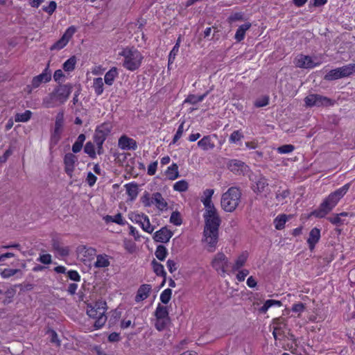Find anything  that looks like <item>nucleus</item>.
Returning a JSON list of instances; mask_svg holds the SVG:
<instances>
[{"label": "nucleus", "mask_w": 355, "mask_h": 355, "mask_svg": "<svg viewBox=\"0 0 355 355\" xmlns=\"http://www.w3.org/2000/svg\"><path fill=\"white\" fill-rule=\"evenodd\" d=\"M350 184L347 183L331 193L324 198L319 207L311 212V215L318 218L325 217L337 205L339 200L347 193Z\"/></svg>", "instance_id": "f257e3e1"}, {"label": "nucleus", "mask_w": 355, "mask_h": 355, "mask_svg": "<svg viewBox=\"0 0 355 355\" xmlns=\"http://www.w3.org/2000/svg\"><path fill=\"white\" fill-rule=\"evenodd\" d=\"M205 219L204 236L205 242L211 249L212 252L218 239V229L221 223V219L218 214L203 215Z\"/></svg>", "instance_id": "f03ea898"}, {"label": "nucleus", "mask_w": 355, "mask_h": 355, "mask_svg": "<svg viewBox=\"0 0 355 355\" xmlns=\"http://www.w3.org/2000/svg\"><path fill=\"white\" fill-rule=\"evenodd\" d=\"M119 55L123 57V67L130 71L138 69L144 59L140 51L134 46L123 48Z\"/></svg>", "instance_id": "7ed1b4c3"}, {"label": "nucleus", "mask_w": 355, "mask_h": 355, "mask_svg": "<svg viewBox=\"0 0 355 355\" xmlns=\"http://www.w3.org/2000/svg\"><path fill=\"white\" fill-rule=\"evenodd\" d=\"M241 191L239 187H231L223 193L220 199L222 209L226 212L234 211L241 202Z\"/></svg>", "instance_id": "20e7f679"}, {"label": "nucleus", "mask_w": 355, "mask_h": 355, "mask_svg": "<svg viewBox=\"0 0 355 355\" xmlns=\"http://www.w3.org/2000/svg\"><path fill=\"white\" fill-rule=\"evenodd\" d=\"M73 86L71 83L65 85H59L55 87L53 91V96H55V101L59 102L60 104L64 103L69 98Z\"/></svg>", "instance_id": "39448f33"}, {"label": "nucleus", "mask_w": 355, "mask_h": 355, "mask_svg": "<svg viewBox=\"0 0 355 355\" xmlns=\"http://www.w3.org/2000/svg\"><path fill=\"white\" fill-rule=\"evenodd\" d=\"M304 103L307 107L327 106L331 104V100L326 96L317 94H311L304 98Z\"/></svg>", "instance_id": "423d86ee"}, {"label": "nucleus", "mask_w": 355, "mask_h": 355, "mask_svg": "<svg viewBox=\"0 0 355 355\" xmlns=\"http://www.w3.org/2000/svg\"><path fill=\"white\" fill-rule=\"evenodd\" d=\"M112 130V125L107 122H105L98 125L93 136L94 142L104 143L108 135Z\"/></svg>", "instance_id": "0eeeda50"}, {"label": "nucleus", "mask_w": 355, "mask_h": 355, "mask_svg": "<svg viewBox=\"0 0 355 355\" xmlns=\"http://www.w3.org/2000/svg\"><path fill=\"white\" fill-rule=\"evenodd\" d=\"M229 260L223 252L217 253L211 261L212 267L222 276H224L228 267Z\"/></svg>", "instance_id": "6e6552de"}, {"label": "nucleus", "mask_w": 355, "mask_h": 355, "mask_svg": "<svg viewBox=\"0 0 355 355\" xmlns=\"http://www.w3.org/2000/svg\"><path fill=\"white\" fill-rule=\"evenodd\" d=\"M92 306L98 311V315H101V317L96 320L94 324V327L96 329H101L107 320V317L105 314L107 309L106 302L105 301L98 300L94 304H92Z\"/></svg>", "instance_id": "1a4fd4ad"}, {"label": "nucleus", "mask_w": 355, "mask_h": 355, "mask_svg": "<svg viewBox=\"0 0 355 355\" xmlns=\"http://www.w3.org/2000/svg\"><path fill=\"white\" fill-rule=\"evenodd\" d=\"M294 64L297 67L302 69H313L320 64L319 62H315L311 56L303 54L295 58Z\"/></svg>", "instance_id": "9d476101"}, {"label": "nucleus", "mask_w": 355, "mask_h": 355, "mask_svg": "<svg viewBox=\"0 0 355 355\" xmlns=\"http://www.w3.org/2000/svg\"><path fill=\"white\" fill-rule=\"evenodd\" d=\"M51 79V74L49 71V67H46L42 73L33 78L31 84L27 85V87L30 88V90L37 88L42 83H48Z\"/></svg>", "instance_id": "9b49d317"}, {"label": "nucleus", "mask_w": 355, "mask_h": 355, "mask_svg": "<svg viewBox=\"0 0 355 355\" xmlns=\"http://www.w3.org/2000/svg\"><path fill=\"white\" fill-rule=\"evenodd\" d=\"M78 161V157L71 153H66L64 157V171L70 178L73 175Z\"/></svg>", "instance_id": "f8f14e48"}, {"label": "nucleus", "mask_w": 355, "mask_h": 355, "mask_svg": "<svg viewBox=\"0 0 355 355\" xmlns=\"http://www.w3.org/2000/svg\"><path fill=\"white\" fill-rule=\"evenodd\" d=\"M118 146L124 150H135L137 148V143L132 138L123 135L118 140Z\"/></svg>", "instance_id": "ddd939ff"}, {"label": "nucleus", "mask_w": 355, "mask_h": 355, "mask_svg": "<svg viewBox=\"0 0 355 355\" xmlns=\"http://www.w3.org/2000/svg\"><path fill=\"white\" fill-rule=\"evenodd\" d=\"M173 235V232L168 230L166 227H163L159 230L155 232L153 239L157 243H166L169 241Z\"/></svg>", "instance_id": "4468645a"}, {"label": "nucleus", "mask_w": 355, "mask_h": 355, "mask_svg": "<svg viewBox=\"0 0 355 355\" xmlns=\"http://www.w3.org/2000/svg\"><path fill=\"white\" fill-rule=\"evenodd\" d=\"M227 166L228 168L236 175H243L248 168L245 162L238 159H231Z\"/></svg>", "instance_id": "2eb2a0df"}, {"label": "nucleus", "mask_w": 355, "mask_h": 355, "mask_svg": "<svg viewBox=\"0 0 355 355\" xmlns=\"http://www.w3.org/2000/svg\"><path fill=\"white\" fill-rule=\"evenodd\" d=\"M216 135L204 136L198 142V146L203 150H211L215 147L213 138H216Z\"/></svg>", "instance_id": "dca6fc26"}, {"label": "nucleus", "mask_w": 355, "mask_h": 355, "mask_svg": "<svg viewBox=\"0 0 355 355\" xmlns=\"http://www.w3.org/2000/svg\"><path fill=\"white\" fill-rule=\"evenodd\" d=\"M320 239V230L314 227L313 228L309 235V238L307 239V243L309 245V248L311 251H313L315 248L316 243H318Z\"/></svg>", "instance_id": "f3484780"}, {"label": "nucleus", "mask_w": 355, "mask_h": 355, "mask_svg": "<svg viewBox=\"0 0 355 355\" xmlns=\"http://www.w3.org/2000/svg\"><path fill=\"white\" fill-rule=\"evenodd\" d=\"M152 290V287L150 284H142L141 285L137 292L135 300L137 302H141L149 296V294Z\"/></svg>", "instance_id": "a211bd4d"}, {"label": "nucleus", "mask_w": 355, "mask_h": 355, "mask_svg": "<svg viewBox=\"0 0 355 355\" xmlns=\"http://www.w3.org/2000/svg\"><path fill=\"white\" fill-rule=\"evenodd\" d=\"M151 202L155 204L157 208L161 211L166 209L168 206L166 201L159 192H156L153 194Z\"/></svg>", "instance_id": "6ab92c4d"}, {"label": "nucleus", "mask_w": 355, "mask_h": 355, "mask_svg": "<svg viewBox=\"0 0 355 355\" xmlns=\"http://www.w3.org/2000/svg\"><path fill=\"white\" fill-rule=\"evenodd\" d=\"M62 132V130L58 129L55 128H53V129L51 131V137L49 141L50 149H52L58 144V142L61 139Z\"/></svg>", "instance_id": "aec40b11"}, {"label": "nucleus", "mask_w": 355, "mask_h": 355, "mask_svg": "<svg viewBox=\"0 0 355 355\" xmlns=\"http://www.w3.org/2000/svg\"><path fill=\"white\" fill-rule=\"evenodd\" d=\"M251 26V23L247 22L241 25L238 28L234 35V39L237 42H241L245 38V33L248 29H250Z\"/></svg>", "instance_id": "412c9836"}, {"label": "nucleus", "mask_w": 355, "mask_h": 355, "mask_svg": "<svg viewBox=\"0 0 355 355\" xmlns=\"http://www.w3.org/2000/svg\"><path fill=\"white\" fill-rule=\"evenodd\" d=\"M119 76L118 69L116 67H112L104 76V81L107 85L111 86L113 85L114 80Z\"/></svg>", "instance_id": "4be33fe9"}, {"label": "nucleus", "mask_w": 355, "mask_h": 355, "mask_svg": "<svg viewBox=\"0 0 355 355\" xmlns=\"http://www.w3.org/2000/svg\"><path fill=\"white\" fill-rule=\"evenodd\" d=\"M110 265V257L105 254H98L94 266L95 268H106Z\"/></svg>", "instance_id": "5701e85b"}, {"label": "nucleus", "mask_w": 355, "mask_h": 355, "mask_svg": "<svg viewBox=\"0 0 355 355\" xmlns=\"http://www.w3.org/2000/svg\"><path fill=\"white\" fill-rule=\"evenodd\" d=\"M127 194L129 196V200L132 201L136 199L138 195V186L136 183L132 182L125 185Z\"/></svg>", "instance_id": "b1692460"}, {"label": "nucleus", "mask_w": 355, "mask_h": 355, "mask_svg": "<svg viewBox=\"0 0 355 355\" xmlns=\"http://www.w3.org/2000/svg\"><path fill=\"white\" fill-rule=\"evenodd\" d=\"M256 185L253 186V191L255 193H262L268 186L267 179L263 176H260L255 182Z\"/></svg>", "instance_id": "393cba45"}, {"label": "nucleus", "mask_w": 355, "mask_h": 355, "mask_svg": "<svg viewBox=\"0 0 355 355\" xmlns=\"http://www.w3.org/2000/svg\"><path fill=\"white\" fill-rule=\"evenodd\" d=\"M291 195V191L289 189H282V187H279V189L275 192V199L281 202L282 205L286 201L285 200L289 197Z\"/></svg>", "instance_id": "a878e982"}, {"label": "nucleus", "mask_w": 355, "mask_h": 355, "mask_svg": "<svg viewBox=\"0 0 355 355\" xmlns=\"http://www.w3.org/2000/svg\"><path fill=\"white\" fill-rule=\"evenodd\" d=\"M92 88L97 96H101L104 91V83L102 78H95L93 80Z\"/></svg>", "instance_id": "bb28decb"}, {"label": "nucleus", "mask_w": 355, "mask_h": 355, "mask_svg": "<svg viewBox=\"0 0 355 355\" xmlns=\"http://www.w3.org/2000/svg\"><path fill=\"white\" fill-rule=\"evenodd\" d=\"M151 266L153 269V272L159 277H166V272L164 270V266L157 261L155 259H153L151 261Z\"/></svg>", "instance_id": "cd10ccee"}, {"label": "nucleus", "mask_w": 355, "mask_h": 355, "mask_svg": "<svg viewBox=\"0 0 355 355\" xmlns=\"http://www.w3.org/2000/svg\"><path fill=\"white\" fill-rule=\"evenodd\" d=\"M208 94H209V92L207 91L200 96L189 94L187 97V98L184 100V103H189L191 105L197 104L198 103L202 101L205 99V98L208 95Z\"/></svg>", "instance_id": "c85d7f7f"}, {"label": "nucleus", "mask_w": 355, "mask_h": 355, "mask_svg": "<svg viewBox=\"0 0 355 355\" xmlns=\"http://www.w3.org/2000/svg\"><path fill=\"white\" fill-rule=\"evenodd\" d=\"M342 78L348 77L355 73V64L351 63L341 67H338Z\"/></svg>", "instance_id": "c756f323"}, {"label": "nucleus", "mask_w": 355, "mask_h": 355, "mask_svg": "<svg viewBox=\"0 0 355 355\" xmlns=\"http://www.w3.org/2000/svg\"><path fill=\"white\" fill-rule=\"evenodd\" d=\"M168 314V310L166 306L161 305L160 304L157 305L155 311V316L156 318H170Z\"/></svg>", "instance_id": "7c9ffc66"}, {"label": "nucleus", "mask_w": 355, "mask_h": 355, "mask_svg": "<svg viewBox=\"0 0 355 355\" xmlns=\"http://www.w3.org/2000/svg\"><path fill=\"white\" fill-rule=\"evenodd\" d=\"M248 255L246 252L241 254L238 257V258L236 259V260L235 261V263L232 266V270L236 271V270H239L241 267H243L245 265V263L248 259Z\"/></svg>", "instance_id": "2f4dec72"}, {"label": "nucleus", "mask_w": 355, "mask_h": 355, "mask_svg": "<svg viewBox=\"0 0 355 355\" xmlns=\"http://www.w3.org/2000/svg\"><path fill=\"white\" fill-rule=\"evenodd\" d=\"M166 173L169 180H174L177 179L180 176L178 164L173 163L170 166H168Z\"/></svg>", "instance_id": "473e14b6"}, {"label": "nucleus", "mask_w": 355, "mask_h": 355, "mask_svg": "<svg viewBox=\"0 0 355 355\" xmlns=\"http://www.w3.org/2000/svg\"><path fill=\"white\" fill-rule=\"evenodd\" d=\"M104 220L106 223L112 222L121 225H124L126 223L121 213H119L114 216L107 215L104 217Z\"/></svg>", "instance_id": "72a5a7b5"}, {"label": "nucleus", "mask_w": 355, "mask_h": 355, "mask_svg": "<svg viewBox=\"0 0 355 355\" xmlns=\"http://www.w3.org/2000/svg\"><path fill=\"white\" fill-rule=\"evenodd\" d=\"M168 254V250L164 245H159L157 246V248L155 252V255L159 261H164Z\"/></svg>", "instance_id": "f704fd0d"}, {"label": "nucleus", "mask_w": 355, "mask_h": 355, "mask_svg": "<svg viewBox=\"0 0 355 355\" xmlns=\"http://www.w3.org/2000/svg\"><path fill=\"white\" fill-rule=\"evenodd\" d=\"M180 42H181V35H180L178 37L175 46L173 47L172 50L169 53L168 60V64H172L174 62V60L175 59V56L177 55V54L179 51Z\"/></svg>", "instance_id": "c9c22d12"}, {"label": "nucleus", "mask_w": 355, "mask_h": 355, "mask_svg": "<svg viewBox=\"0 0 355 355\" xmlns=\"http://www.w3.org/2000/svg\"><path fill=\"white\" fill-rule=\"evenodd\" d=\"M32 114L31 110H26L24 113H17L15 115V121L16 122H27L31 119Z\"/></svg>", "instance_id": "e433bc0d"}, {"label": "nucleus", "mask_w": 355, "mask_h": 355, "mask_svg": "<svg viewBox=\"0 0 355 355\" xmlns=\"http://www.w3.org/2000/svg\"><path fill=\"white\" fill-rule=\"evenodd\" d=\"M340 78H342V76L338 67L330 70L324 77V79L328 81L335 80Z\"/></svg>", "instance_id": "4c0bfd02"}, {"label": "nucleus", "mask_w": 355, "mask_h": 355, "mask_svg": "<svg viewBox=\"0 0 355 355\" xmlns=\"http://www.w3.org/2000/svg\"><path fill=\"white\" fill-rule=\"evenodd\" d=\"M76 64V57L71 56L64 62V64H62V68L65 71H72L75 69Z\"/></svg>", "instance_id": "58836bf2"}, {"label": "nucleus", "mask_w": 355, "mask_h": 355, "mask_svg": "<svg viewBox=\"0 0 355 355\" xmlns=\"http://www.w3.org/2000/svg\"><path fill=\"white\" fill-rule=\"evenodd\" d=\"M171 319L170 318H164V319H159L156 318V322L155 323V328L161 331L165 329L167 326L170 324Z\"/></svg>", "instance_id": "ea45409f"}, {"label": "nucleus", "mask_w": 355, "mask_h": 355, "mask_svg": "<svg viewBox=\"0 0 355 355\" xmlns=\"http://www.w3.org/2000/svg\"><path fill=\"white\" fill-rule=\"evenodd\" d=\"M287 221V216L285 214L278 216L274 220L275 228L277 230H282Z\"/></svg>", "instance_id": "a19ab883"}, {"label": "nucleus", "mask_w": 355, "mask_h": 355, "mask_svg": "<svg viewBox=\"0 0 355 355\" xmlns=\"http://www.w3.org/2000/svg\"><path fill=\"white\" fill-rule=\"evenodd\" d=\"M144 215L145 214L143 213L139 214L137 212H130L128 214V218L132 222L137 223L140 225V226L141 227V224L144 221Z\"/></svg>", "instance_id": "79ce46f5"}, {"label": "nucleus", "mask_w": 355, "mask_h": 355, "mask_svg": "<svg viewBox=\"0 0 355 355\" xmlns=\"http://www.w3.org/2000/svg\"><path fill=\"white\" fill-rule=\"evenodd\" d=\"M55 101V96H53V92L50 93L47 96L44 97L42 100V105L46 107H55L54 102Z\"/></svg>", "instance_id": "37998d69"}, {"label": "nucleus", "mask_w": 355, "mask_h": 355, "mask_svg": "<svg viewBox=\"0 0 355 355\" xmlns=\"http://www.w3.org/2000/svg\"><path fill=\"white\" fill-rule=\"evenodd\" d=\"M64 124V112L60 111L57 114V115L55 116L54 128L63 130Z\"/></svg>", "instance_id": "c03bdc74"}, {"label": "nucleus", "mask_w": 355, "mask_h": 355, "mask_svg": "<svg viewBox=\"0 0 355 355\" xmlns=\"http://www.w3.org/2000/svg\"><path fill=\"white\" fill-rule=\"evenodd\" d=\"M202 202L203 203L205 208V211L203 215L218 214L211 200Z\"/></svg>", "instance_id": "a18cd8bd"}, {"label": "nucleus", "mask_w": 355, "mask_h": 355, "mask_svg": "<svg viewBox=\"0 0 355 355\" xmlns=\"http://www.w3.org/2000/svg\"><path fill=\"white\" fill-rule=\"evenodd\" d=\"M188 188H189V184L184 180L178 181L173 185V189L175 191H179V192L186 191L188 189Z\"/></svg>", "instance_id": "49530a36"}, {"label": "nucleus", "mask_w": 355, "mask_h": 355, "mask_svg": "<svg viewBox=\"0 0 355 355\" xmlns=\"http://www.w3.org/2000/svg\"><path fill=\"white\" fill-rule=\"evenodd\" d=\"M69 41L64 37L62 36L60 39H59L56 42H55L50 48L51 51L53 50H60L63 49L67 44Z\"/></svg>", "instance_id": "de8ad7c7"}, {"label": "nucleus", "mask_w": 355, "mask_h": 355, "mask_svg": "<svg viewBox=\"0 0 355 355\" xmlns=\"http://www.w3.org/2000/svg\"><path fill=\"white\" fill-rule=\"evenodd\" d=\"M19 272L21 274L19 269L5 268L1 271L0 275L3 279H8Z\"/></svg>", "instance_id": "09e8293b"}, {"label": "nucleus", "mask_w": 355, "mask_h": 355, "mask_svg": "<svg viewBox=\"0 0 355 355\" xmlns=\"http://www.w3.org/2000/svg\"><path fill=\"white\" fill-rule=\"evenodd\" d=\"M84 152L92 159H94L96 157L94 146L91 141L86 143L84 147Z\"/></svg>", "instance_id": "8fccbe9b"}, {"label": "nucleus", "mask_w": 355, "mask_h": 355, "mask_svg": "<svg viewBox=\"0 0 355 355\" xmlns=\"http://www.w3.org/2000/svg\"><path fill=\"white\" fill-rule=\"evenodd\" d=\"M244 137L241 130H234L229 137V141L232 144H236Z\"/></svg>", "instance_id": "3c124183"}, {"label": "nucleus", "mask_w": 355, "mask_h": 355, "mask_svg": "<svg viewBox=\"0 0 355 355\" xmlns=\"http://www.w3.org/2000/svg\"><path fill=\"white\" fill-rule=\"evenodd\" d=\"M172 295V290L171 288H166L162 291L160 295V300L163 304H168L171 300Z\"/></svg>", "instance_id": "603ef678"}, {"label": "nucleus", "mask_w": 355, "mask_h": 355, "mask_svg": "<svg viewBox=\"0 0 355 355\" xmlns=\"http://www.w3.org/2000/svg\"><path fill=\"white\" fill-rule=\"evenodd\" d=\"M141 228L144 231L148 233H152L155 230V227L150 225L149 218L146 214L144 217V221L141 224Z\"/></svg>", "instance_id": "864d4df0"}, {"label": "nucleus", "mask_w": 355, "mask_h": 355, "mask_svg": "<svg viewBox=\"0 0 355 355\" xmlns=\"http://www.w3.org/2000/svg\"><path fill=\"white\" fill-rule=\"evenodd\" d=\"M16 293V290L13 288H8L5 293L6 299L3 301V303L6 304H8L12 301V298L14 297Z\"/></svg>", "instance_id": "5fc2aeb1"}, {"label": "nucleus", "mask_w": 355, "mask_h": 355, "mask_svg": "<svg viewBox=\"0 0 355 355\" xmlns=\"http://www.w3.org/2000/svg\"><path fill=\"white\" fill-rule=\"evenodd\" d=\"M53 248L55 250L58 251L61 256H67L69 253L68 248H62L60 245L59 242L53 241Z\"/></svg>", "instance_id": "6e6d98bb"}, {"label": "nucleus", "mask_w": 355, "mask_h": 355, "mask_svg": "<svg viewBox=\"0 0 355 355\" xmlns=\"http://www.w3.org/2000/svg\"><path fill=\"white\" fill-rule=\"evenodd\" d=\"M295 150V146L292 144H284L277 148V153L279 154H288Z\"/></svg>", "instance_id": "4d7b16f0"}, {"label": "nucleus", "mask_w": 355, "mask_h": 355, "mask_svg": "<svg viewBox=\"0 0 355 355\" xmlns=\"http://www.w3.org/2000/svg\"><path fill=\"white\" fill-rule=\"evenodd\" d=\"M87 314L92 318L98 320L101 315H98V311L92 306V304L87 306Z\"/></svg>", "instance_id": "13d9d810"}, {"label": "nucleus", "mask_w": 355, "mask_h": 355, "mask_svg": "<svg viewBox=\"0 0 355 355\" xmlns=\"http://www.w3.org/2000/svg\"><path fill=\"white\" fill-rule=\"evenodd\" d=\"M170 222L175 225H180L182 223L180 214L178 211H173L171 215Z\"/></svg>", "instance_id": "bf43d9fd"}, {"label": "nucleus", "mask_w": 355, "mask_h": 355, "mask_svg": "<svg viewBox=\"0 0 355 355\" xmlns=\"http://www.w3.org/2000/svg\"><path fill=\"white\" fill-rule=\"evenodd\" d=\"M268 103H269V96H264L260 98L257 99L254 103V105L256 107H262L268 105Z\"/></svg>", "instance_id": "052dcab7"}, {"label": "nucleus", "mask_w": 355, "mask_h": 355, "mask_svg": "<svg viewBox=\"0 0 355 355\" xmlns=\"http://www.w3.org/2000/svg\"><path fill=\"white\" fill-rule=\"evenodd\" d=\"M327 220L333 225L337 226H340L344 224V220L341 219V218L338 214H334L332 216L328 217Z\"/></svg>", "instance_id": "680f3d73"}, {"label": "nucleus", "mask_w": 355, "mask_h": 355, "mask_svg": "<svg viewBox=\"0 0 355 355\" xmlns=\"http://www.w3.org/2000/svg\"><path fill=\"white\" fill-rule=\"evenodd\" d=\"M184 121H182L180 124V125L178 128V130L173 137V141H172L173 144H175L178 141V139H180V137H182L183 132H184Z\"/></svg>", "instance_id": "e2e57ef3"}, {"label": "nucleus", "mask_w": 355, "mask_h": 355, "mask_svg": "<svg viewBox=\"0 0 355 355\" xmlns=\"http://www.w3.org/2000/svg\"><path fill=\"white\" fill-rule=\"evenodd\" d=\"M67 274L68 277L71 280H72L73 282H78L80 281V279H81L80 275L76 270H70L67 271Z\"/></svg>", "instance_id": "0e129e2a"}, {"label": "nucleus", "mask_w": 355, "mask_h": 355, "mask_svg": "<svg viewBox=\"0 0 355 355\" xmlns=\"http://www.w3.org/2000/svg\"><path fill=\"white\" fill-rule=\"evenodd\" d=\"M243 12H235L232 15H231L227 20H228V22L230 23H233L234 21H242L243 20Z\"/></svg>", "instance_id": "69168bd1"}, {"label": "nucleus", "mask_w": 355, "mask_h": 355, "mask_svg": "<svg viewBox=\"0 0 355 355\" xmlns=\"http://www.w3.org/2000/svg\"><path fill=\"white\" fill-rule=\"evenodd\" d=\"M214 193V190L212 189H207L203 191V197L201 199L202 202L211 200V197Z\"/></svg>", "instance_id": "338daca9"}, {"label": "nucleus", "mask_w": 355, "mask_h": 355, "mask_svg": "<svg viewBox=\"0 0 355 355\" xmlns=\"http://www.w3.org/2000/svg\"><path fill=\"white\" fill-rule=\"evenodd\" d=\"M57 8V3L54 1H51L49 2L48 6L44 7L43 10L47 12L49 15H52Z\"/></svg>", "instance_id": "774afa93"}]
</instances>
